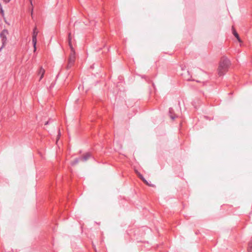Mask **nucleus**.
<instances>
[{
  "mask_svg": "<svg viewBox=\"0 0 252 252\" xmlns=\"http://www.w3.org/2000/svg\"><path fill=\"white\" fill-rule=\"evenodd\" d=\"M230 64V61L228 58H223L221 59L218 68V74L219 76H222L225 74L228 70Z\"/></svg>",
  "mask_w": 252,
  "mask_h": 252,
  "instance_id": "f257e3e1",
  "label": "nucleus"
},
{
  "mask_svg": "<svg viewBox=\"0 0 252 252\" xmlns=\"http://www.w3.org/2000/svg\"><path fill=\"white\" fill-rule=\"evenodd\" d=\"M9 34L8 31L7 29H3L0 33V38H1L2 45L0 47V52L5 46L7 38V36Z\"/></svg>",
  "mask_w": 252,
  "mask_h": 252,
  "instance_id": "f03ea898",
  "label": "nucleus"
},
{
  "mask_svg": "<svg viewBox=\"0 0 252 252\" xmlns=\"http://www.w3.org/2000/svg\"><path fill=\"white\" fill-rule=\"evenodd\" d=\"M75 53L74 51H72L68 59V62L66 65V69H69L73 65L75 61Z\"/></svg>",
  "mask_w": 252,
  "mask_h": 252,
  "instance_id": "7ed1b4c3",
  "label": "nucleus"
},
{
  "mask_svg": "<svg viewBox=\"0 0 252 252\" xmlns=\"http://www.w3.org/2000/svg\"><path fill=\"white\" fill-rule=\"evenodd\" d=\"M37 34H38V31H37L36 27H35L33 29L32 35V42L33 47L34 48V52H35L36 50Z\"/></svg>",
  "mask_w": 252,
  "mask_h": 252,
  "instance_id": "20e7f679",
  "label": "nucleus"
},
{
  "mask_svg": "<svg viewBox=\"0 0 252 252\" xmlns=\"http://www.w3.org/2000/svg\"><path fill=\"white\" fill-rule=\"evenodd\" d=\"M45 74V70L42 67V66H40L38 71V75H40L39 81H41V79L43 78Z\"/></svg>",
  "mask_w": 252,
  "mask_h": 252,
  "instance_id": "39448f33",
  "label": "nucleus"
},
{
  "mask_svg": "<svg viewBox=\"0 0 252 252\" xmlns=\"http://www.w3.org/2000/svg\"><path fill=\"white\" fill-rule=\"evenodd\" d=\"M91 157V154L90 153H87L83 156L80 157L81 160L85 161L87 160Z\"/></svg>",
  "mask_w": 252,
  "mask_h": 252,
  "instance_id": "423d86ee",
  "label": "nucleus"
},
{
  "mask_svg": "<svg viewBox=\"0 0 252 252\" xmlns=\"http://www.w3.org/2000/svg\"><path fill=\"white\" fill-rule=\"evenodd\" d=\"M169 114L170 115V117L171 119L174 120L176 117V115L174 113V109L172 108H169Z\"/></svg>",
  "mask_w": 252,
  "mask_h": 252,
  "instance_id": "0eeeda50",
  "label": "nucleus"
},
{
  "mask_svg": "<svg viewBox=\"0 0 252 252\" xmlns=\"http://www.w3.org/2000/svg\"><path fill=\"white\" fill-rule=\"evenodd\" d=\"M138 176L139 177V178L141 179L145 184H148V182L144 178V177L140 173H138Z\"/></svg>",
  "mask_w": 252,
  "mask_h": 252,
  "instance_id": "6e6552de",
  "label": "nucleus"
},
{
  "mask_svg": "<svg viewBox=\"0 0 252 252\" xmlns=\"http://www.w3.org/2000/svg\"><path fill=\"white\" fill-rule=\"evenodd\" d=\"M248 252H252V237L251 241L249 242L248 248Z\"/></svg>",
  "mask_w": 252,
  "mask_h": 252,
  "instance_id": "1a4fd4ad",
  "label": "nucleus"
},
{
  "mask_svg": "<svg viewBox=\"0 0 252 252\" xmlns=\"http://www.w3.org/2000/svg\"><path fill=\"white\" fill-rule=\"evenodd\" d=\"M81 160L80 159V157L79 158H76L72 162H71V165H74L75 164H76L77 163H78V162Z\"/></svg>",
  "mask_w": 252,
  "mask_h": 252,
  "instance_id": "9d476101",
  "label": "nucleus"
},
{
  "mask_svg": "<svg viewBox=\"0 0 252 252\" xmlns=\"http://www.w3.org/2000/svg\"><path fill=\"white\" fill-rule=\"evenodd\" d=\"M71 33H68V40L69 44V45L70 46V48L72 50L73 48H72V45H71Z\"/></svg>",
  "mask_w": 252,
  "mask_h": 252,
  "instance_id": "9b49d317",
  "label": "nucleus"
},
{
  "mask_svg": "<svg viewBox=\"0 0 252 252\" xmlns=\"http://www.w3.org/2000/svg\"><path fill=\"white\" fill-rule=\"evenodd\" d=\"M0 13L1 15V16L4 17V10L2 9V7L1 6V3H0Z\"/></svg>",
  "mask_w": 252,
  "mask_h": 252,
  "instance_id": "f8f14e48",
  "label": "nucleus"
},
{
  "mask_svg": "<svg viewBox=\"0 0 252 252\" xmlns=\"http://www.w3.org/2000/svg\"><path fill=\"white\" fill-rule=\"evenodd\" d=\"M232 33L236 38L238 37L239 36L236 30L233 28L232 29Z\"/></svg>",
  "mask_w": 252,
  "mask_h": 252,
  "instance_id": "ddd939ff",
  "label": "nucleus"
},
{
  "mask_svg": "<svg viewBox=\"0 0 252 252\" xmlns=\"http://www.w3.org/2000/svg\"><path fill=\"white\" fill-rule=\"evenodd\" d=\"M51 119H49L48 121H46L45 123V125H49L51 123Z\"/></svg>",
  "mask_w": 252,
  "mask_h": 252,
  "instance_id": "4468645a",
  "label": "nucleus"
},
{
  "mask_svg": "<svg viewBox=\"0 0 252 252\" xmlns=\"http://www.w3.org/2000/svg\"><path fill=\"white\" fill-rule=\"evenodd\" d=\"M236 39H237V40L239 42H242V40L240 37V36H239L238 37H236Z\"/></svg>",
  "mask_w": 252,
  "mask_h": 252,
  "instance_id": "2eb2a0df",
  "label": "nucleus"
},
{
  "mask_svg": "<svg viewBox=\"0 0 252 252\" xmlns=\"http://www.w3.org/2000/svg\"><path fill=\"white\" fill-rule=\"evenodd\" d=\"M54 85H55V83H52V84H51V86H50V88H52L54 87Z\"/></svg>",
  "mask_w": 252,
  "mask_h": 252,
  "instance_id": "dca6fc26",
  "label": "nucleus"
},
{
  "mask_svg": "<svg viewBox=\"0 0 252 252\" xmlns=\"http://www.w3.org/2000/svg\"><path fill=\"white\" fill-rule=\"evenodd\" d=\"M146 185L149 186H150V187H154V185L153 184H151L149 182H148V184H146Z\"/></svg>",
  "mask_w": 252,
  "mask_h": 252,
  "instance_id": "f3484780",
  "label": "nucleus"
},
{
  "mask_svg": "<svg viewBox=\"0 0 252 252\" xmlns=\"http://www.w3.org/2000/svg\"><path fill=\"white\" fill-rule=\"evenodd\" d=\"M4 2H5L6 3H8L10 2L11 0H3Z\"/></svg>",
  "mask_w": 252,
  "mask_h": 252,
  "instance_id": "a211bd4d",
  "label": "nucleus"
},
{
  "mask_svg": "<svg viewBox=\"0 0 252 252\" xmlns=\"http://www.w3.org/2000/svg\"><path fill=\"white\" fill-rule=\"evenodd\" d=\"M141 77H142V78H145V79H146V76L145 75H141Z\"/></svg>",
  "mask_w": 252,
  "mask_h": 252,
  "instance_id": "6ab92c4d",
  "label": "nucleus"
},
{
  "mask_svg": "<svg viewBox=\"0 0 252 252\" xmlns=\"http://www.w3.org/2000/svg\"><path fill=\"white\" fill-rule=\"evenodd\" d=\"M94 65L93 64V65H92V66H91V67L92 68H94Z\"/></svg>",
  "mask_w": 252,
  "mask_h": 252,
  "instance_id": "aec40b11",
  "label": "nucleus"
},
{
  "mask_svg": "<svg viewBox=\"0 0 252 252\" xmlns=\"http://www.w3.org/2000/svg\"><path fill=\"white\" fill-rule=\"evenodd\" d=\"M178 104H179V105H180V102L179 101H178Z\"/></svg>",
  "mask_w": 252,
  "mask_h": 252,
  "instance_id": "412c9836",
  "label": "nucleus"
},
{
  "mask_svg": "<svg viewBox=\"0 0 252 252\" xmlns=\"http://www.w3.org/2000/svg\"><path fill=\"white\" fill-rule=\"evenodd\" d=\"M59 134H61V131L59 130Z\"/></svg>",
  "mask_w": 252,
  "mask_h": 252,
  "instance_id": "4be33fe9",
  "label": "nucleus"
}]
</instances>
